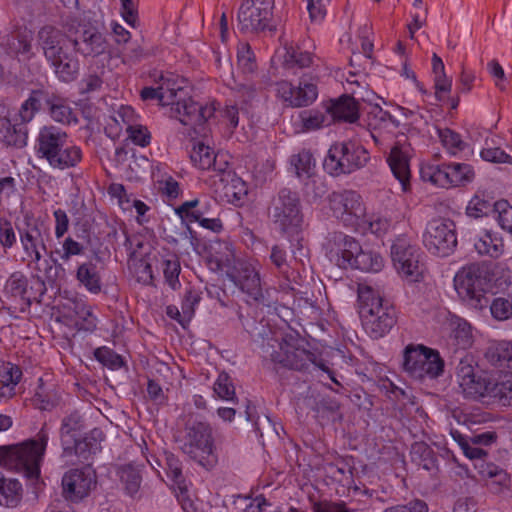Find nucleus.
<instances>
[{"label":"nucleus","mask_w":512,"mask_h":512,"mask_svg":"<svg viewBox=\"0 0 512 512\" xmlns=\"http://www.w3.org/2000/svg\"><path fill=\"white\" fill-rule=\"evenodd\" d=\"M140 96L142 100H158L162 106H169V116L191 127L195 133L205 135L203 125L214 115L216 108L213 103L202 105L195 102L188 92L169 80L159 87H144Z\"/></svg>","instance_id":"nucleus-1"},{"label":"nucleus","mask_w":512,"mask_h":512,"mask_svg":"<svg viewBox=\"0 0 512 512\" xmlns=\"http://www.w3.org/2000/svg\"><path fill=\"white\" fill-rule=\"evenodd\" d=\"M48 440L49 432L44 424L35 437L0 446V466L22 473L30 480H38Z\"/></svg>","instance_id":"nucleus-2"},{"label":"nucleus","mask_w":512,"mask_h":512,"mask_svg":"<svg viewBox=\"0 0 512 512\" xmlns=\"http://www.w3.org/2000/svg\"><path fill=\"white\" fill-rule=\"evenodd\" d=\"M38 45L53 68L56 77L62 82H71L79 74V61L70 51L71 39L53 26H43L37 34Z\"/></svg>","instance_id":"nucleus-3"},{"label":"nucleus","mask_w":512,"mask_h":512,"mask_svg":"<svg viewBox=\"0 0 512 512\" xmlns=\"http://www.w3.org/2000/svg\"><path fill=\"white\" fill-rule=\"evenodd\" d=\"M360 316L367 332L374 338L388 333L396 323L393 306L383 298L379 289L368 284L358 286Z\"/></svg>","instance_id":"nucleus-4"},{"label":"nucleus","mask_w":512,"mask_h":512,"mask_svg":"<svg viewBox=\"0 0 512 512\" xmlns=\"http://www.w3.org/2000/svg\"><path fill=\"white\" fill-rule=\"evenodd\" d=\"M267 214L275 229L289 239L302 233L306 225L300 197L289 188L272 197Z\"/></svg>","instance_id":"nucleus-5"},{"label":"nucleus","mask_w":512,"mask_h":512,"mask_svg":"<svg viewBox=\"0 0 512 512\" xmlns=\"http://www.w3.org/2000/svg\"><path fill=\"white\" fill-rule=\"evenodd\" d=\"M181 451L203 467L216 462L214 438L209 423L190 417L177 436Z\"/></svg>","instance_id":"nucleus-6"},{"label":"nucleus","mask_w":512,"mask_h":512,"mask_svg":"<svg viewBox=\"0 0 512 512\" xmlns=\"http://www.w3.org/2000/svg\"><path fill=\"white\" fill-rule=\"evenodd\" d=\"M266 353L270 356L271 360L283 367L297 370V371H314L322 370L327 372L330 379L338 383L332 376L333 372L321 362H316V357L313 353L305 348L296 345L294 339H283V341L273 340L272 343H267Z\"/></svg>","instance_id":"nucleus-7"},{"label":"nucleus","mask_w":512,"mask_h":512,"mask_svg":"<svg viewBox=\"0 0 512 512\" xmlns=\"http://www.w3.org/2000/svg\"><path fill=\"white\" fill-rule=\"evenodd\" d=\"M367 150L360 144L344 141L333 144L324 159L323 167L332 176L350 174L366 165Z\"/></svg>","instance_id":"nucleus-8"},{"label":"nucleus","mask_w":512,"mask_h":512,"mask_svg":"<svg viewBox=\"0 0 512 512\" xmlns=\"http://www.w3.org/2000/svg\"><path fill=\"white\" fill-rule=\"evenodd\" d=\"M274 0H245L238 11V29L243 33L275 32Z\"/></svg>","instance_id":"nucleus-9"},{"label":"nucleus","mask_w":512,"mask_h":512,"mask_svg":"<svg viewBox=\"0 0 512 512\" xmlns=\"http://www.w3.org/2000/svg\"><path fill=\"white\" fill-rule=\"evenodd\" d=\"M403 368L415 378L433 379L443 373L444 361L436 350L423 345H408L404 350Z\"/></svg>","instance_id":"nucleus-10"},{"label":"nucleus","mask_w":512,"mask_h":512,"mask_svg":"<svg viewBox=\"0 0 512 512\" xmlns=\"http://www.w3.org/2000/svg\"><path fill=\"white\" fill-rule=\"evenodd\" d=\"M423 244L433 255L439 257L451 255L457 246L455 223L448 218H433L426 225Z\"/></svg>","instance_id":"nucleus-11"},{"label":"nucleus","mask_w":512,"mask_h":512,"mask_svg":"<svg viewBox=\"0 0 512 512\" xmlns=\"http://www.w3.org/2000/svg\"><path fill=\"white\" fill-rule=\"evenodd\" d=\"M276 96L287 107H307L315 102L318 97V77L304 73L298 85H293L288 80L276 83Z\"/></svg>","instance_id":"nucleus-12"},{"label":"nucleus","mask_w":512,"mask_h":512,"mask_svg":"<svg viewBox=\"0 0 512 512\" xmlns=\"http://www.w3.org/2000/svg\"><path fill=\"white\" fill-rule=\"evenodd\" d=\"M329 207L333 215L348 227L360 226L365 217L362 197L354 190L333 192L329 196Z\"/></svg>","instance_id":"nucleus-13"},{"label":"nucleus","mask_w":512,"mask_h":512,"mask_svg":"<svg viewBox=\"0 0 512 512\" xmlns=\"http://www.w3.org/2000/svg\"><path fill=\"white\" fill-rule=\"evenodd\" d=\"M227 276L251 300L255 302L263 301L264 293L260 275L251 263L234 258L227 270Z\"/></svg>","instance_id":"nucleus-14"},{"label":"nucleus","mask_w":512,"mask_h":512,"mask_svg":"<svg viewBox=\"0 0 512 512\" xmlns=\"http://www.w3.org/2000/svg\"><path fill=\"white\" fill-rule=\"evenodd\" d=\"M391 257L397 272L407 280L416 282L421 276L419 250L406 239L398 238L391 246Z\"/></svg>","instance_id":"nucleus-15"},{"label":"nucleus","mask_w":512,"mask_h":512,"mask_svg":"<svg viewBox=\"0 0 512 512\" xmlns=\"http://www.w3.org/2000/svg\"><path fill=\"white\" fill-rule=\"evenodd\" d=\"M95 485L96 474L89 466L70 469L62 477L63 496L75 503L87 497Z\"/></svg>","instance_id":"nucleus-16"},{"label":"nucleus","mask_w":512,"mask_h":512,"mask_svg":"<svg viewBox=\"0 0 512 512\" xmlns=\"http://www.w3.org/2000/svg\"><path fill=\"white\" fill-rule=\"evenodd\" d=\"M454 285L458 295L475 308H482L487 303L482 288L479 269L470 266L460 270L454 277Z\"/></svg>","instance_id":"nucleus-17"},{"label":"nucleus","mask_w":512,"mask_h":512,"mask_svg":"<svg viewBox=\"0 0 512 512\" xmlns=\"http://www.w3.org/2000/svg\"><path fill=\"white\" fill-rule=\"evenodd\" d=\"M104 440V434L101 429L94 428L84 437L75 438L70 449H62V458L69 459L77 457L81 463L88 462L94 455L101 451V442Z\"/></svg>","instance_id":"nucleus-18"},{"label":"nucleus","mask_w":512,"mask_h":512,"mask_svg":"<svg viewBox=\"0 0 512 512\" xmlns=\"http://www.w3.org/2000/svg\"><path fill=\"white\" fill-rule=\"evenodd\" d=\"M69 136L62 128L54 125H45L40 128L35 140V153L46 161L68 142Z\"/></svg>","instance_id":"nucleus-19"},{"label":"nucleus","mask_w":512,"mask_h":512,"mask_svg":"<svg viewBox=\"0 0 512 512\" xmlns=\"http://www.w3.org/2000/svg\"><path fill=\"white\" fill-rule=\"evenodd\" d=\"M330 252L337 256V265L348 268L355 256L361 252V245L353 237L342 232H333L328 237Z\"/></svg>","instance_id":"nucleus-20"},{"label":"nucleus","mask_w":512,"mask_h":512,"mask_svg":"<svg viewBox=\"0 0 512 512\" xmlns=\"http://www.w3.org/2000/svg\"><path fill=\"white\" fill-rule=\"evenodd\" d=\"M72 48L84 57H97L109 52V43L96 29H85L79 39H71Z\"/></svg>","instance_id":"nucleus-21"},{"label":"nucleus","mask_w":512,"mask_h":512,"mask_svg":"<svg viewBox=\"0 0 512 512\" xmlns=\"http://www.w3.org/2000/svg\"><path fill=\"white\" fill-rule=\"evenodd\" d=\"M368 125L371 128V136L374 142L377 145H383L387 138L384 132L390 133L391 129L399 126V122L379 105H373L368 111Z\"/></svg>","instance_id":"nucleus-22"},{"label":"nucleus","mask_w":512,"mask_h":512,"mask_svg":"<svg viewBox=\"0 0 512 512\" xmlns=\"http://www.w3.org/2000/svg\"><path fill=\"white\" fill-rule=\"evenodd\" d=\"M216 206V202L207 197L196 198L193 200L185 201L177 208L175 213L181 218V220L187 222H195L205 216L213 215V207Z\"/></svg>","instance_id":"nucleus-23"},{"label":"nucleus","mask_w":512,"mask_h":512,"mask_svg":"<svg viewBox=\"0 0 512 512\" xmlns=\"http://www.w3.org/2000/svg\"><path fill=\"white\" fill-rule=\"evenodd\" d=\"M32 31L24 28H19L11 34L7 35L1 45L5 48L6 52L12 56H24L30 59L32 56Z\"/></svg>","instance_id":"nucleus-24"},{"label":"nucleus","mask_w":512,"mask_h":512,"mask_svg":"<svg viewBox=\"0 0 512 512\" xmlns=\"http://www.w3.org/2000/svg\"><path fill=\"white\" fill-rule=\"evenodd\" d=\"M4 296L15 304L22 307H29L31 304L28 295V279L21 272L12 273L4 286Z\"/></svg>","instance_id":"nucleus-25"},{"label":"nucleus","mask_w":512,"mask_h":512,"mask_svg":"<svg viewBox=\"0 0 512 512\" xmlns=\"http://www.w3.org/2000/svg\"><path fill=\"white\" fill-rule=\"evenodd\" d=\"M331 120L353 123L359 118V107L354 97L343 95L327 109Z\"/></svg>","instance_id":"nucleus-26"},{"label":"nucleus","mask_w":512,"mask_h":512,"mask_svg":"<svg viewBox=\"0 0 512 512\" xmlns=\"http://www.w3.org/2000/svg\"><path fill=\"white\" fill-rule=\"evenodd\" d=\"M82 160L80 147L66 142L47 160L54 169L65 170L77 166Z\"/></svg>","instance_id":"nucleus-27"},{"label":"nucleus","mask_w":512,"mask_h":512,"mask_svg":"<svg viewBox=\"0 0 512 512\" xmlns=\"http://www.w3.org/2000/svg\"><path fill=\"white\" fill-rule=\"evenodd\" d=\"M22 371L10 362L0 365V401L8 400L16 394V386L21 380Z\"/></svg>","instance_id":"nucleus-28"},{"label":"nucleus","mask_w":512,"mask_h":512,"mask_svg":"<svg viewBox=\"0 0 512 512\" xmlns=\"http://www.w3.org/2000/svg\"><path fill=\"white\" fill-rule=\"evenodd\" d=\"M47 109L50 117L61 124L70 125L78 121L76 113L70 107L68 100L55 92H51Z\"/></svg>","instance_id":"nucleus-29"},{"label":"nucleus","mask_w":512,"mask_h":512,"mask_svg":"<svg viewBox=\"0 0 512 512\" xmlns=\"http://www.w3.org/2000/svg\"><path fill=\"white\" fill-rule=\"evenodd\" d=\"M84 428V421L78 412H72L63 417L59 430L62 449H70L75 438L81 436Z\"/></svg>","instance_id":"nucleus-30"},{"label":"nucleus","mask_w":512,"mask_h":512,"mask_svg":"<svg viewBox=\"0 0 512 512\" xmlns=\"http://www.w3.org/2000/svg\"><path fill=\"white\" fill-rule=\"evenodd\" d=\"M76 279L91 294H99L102 290L100 272L92 261L83 262L77 267Z\"/></svg>","instance_id":"nucleus-31"},{"label":"nucleus","mask_w":512,"mask_h":512,"mask_svg":"<svg viewBox=\"0 0 512 512\" xmlns=\"http://www.w3.org/2000/svg\"><path fill=\"white\" fill-rule=\"evenodd\" d=\"M51 91L45 89L32 90L29 97L22 103L19 116L23 123L30 122L35 114L45 105L47 107Z\"/></svg>","instance_id":"nucleus-32"},{"label":"nucleus","mask_w":512,"mask_h":512,"mask_svg":"<svg viewBox=\"0 0 512 512\" xmlns=\"http://www.w3.org/2000/svg\"><path fill=\"white\" fill-rule=\"evenodd\" d=\"M387 162L393 175L405 190L410 178L409 160L407 155L399 146L395 145L390 150Z\"/></svg>","instance_id":"nucleus-33"},{"label":"nucleus","mask_w":512,"mask_h":512,"mask_svg":"<svg viewBox=\"0 0 512 512\" xmlns=\"http://www.w3.org/2000/svg\"><path fill=\"white\" fill-rule=\"evenodd\" d=\"M46 229L44 224L35 220L32 223H26V228L19 230L20 242L23 250H33L32 248L41 247L46 251L47 247L44 240V233Z\"/></svg>","instance_id":"nucleus-34"},{"label":"nucleus","mask_w":512,"mask_h":512,"mask_svg":"<svg viewBox=\"0 0 512 512\" xmlns=\"http://www.w3.org/2000/svg\"><path fill=\"white\" fill-rule=\"evenodd\" d=\"M22 485L14 478L6 477L0 472V505L15 508L22 500Z\"/></svg>","instance_id":"nucleus-35"},{"label":"nucleus","mask_w":512,"mask_h":512,"mask_svg":"<svg viewBox=\"0 0 512 512\" xmlns=\"http://www.w3.org/2000/svg\"><path fill=\"white\" fill-rule=\"evenodd\" d=\"M475 250L480 255L499 258L504 252L502 238L495 232L485 230L474 242Z\"/></svg>","instance_id":"nucleus-36"},{"label":"nucleus","mask_w":512,"mask_h":512,"mask_svg":"<svg viewBox=\"0 0 512 512\" xmlns=\"http://www.w3.org/2000/svg\"><path fill=\"white\" fill-rule=\"evenodd\" d=\"M484 356L493 366L510 368L512 367V342H493L487 347Z\"/></svg>","instance_id":"nucleus-37"},{"label":"nucleus","mask_w":512,"mask_h":512,"mask_svg":"<svg viewBox=\"0 0 512 512\" xmlns=\"http://www.w3.org/2000/svg\"><path fill=\"white\" fill-rule=\"evenodd\" d=\"M216 154L214 150L204 144L201 141L195 142L193 144L192 150L190 151V159L195 167L200 170H219L222 168L217 167Z\"/></svg>","instance_id":"nucleus-38"},{"label":"nucleus","mask_w":512,"mask_h":512,"mask_svg":"<svg viewBox=\"0 0 512 512\" xmlns=\"http://www.w3.org/2000/svg\"><path fill=\"white\" fill-rule=\"evenodd\" d=\"M493 384V380L486 376L475 374L474 377L469 378L459 387L462 393L467 398L472 399H490V389Z\"/></svg>","instance_id":"nucleus-39"},{"label":"nucleus","mask_w":512,"mask_h":512,"mask_svg":"<svg viewBox=\"0 0 512 512\" xmlns=\"http://www.w3.org/2000/svg\"><path fill=\"white\" fill-rule=\"evenodd\" d=\"M490 399L502 406H512V373H505L493 380Z\"/></svg>","instance_id":"nucleus-40"},{"label":"nucleus","mask_w":512,"mask_h":512,"mask_svg":"<svg viewBox=\"0 0 512 512\" xmlns=\"http://www.w3.org/2000/svg\"><path fill=\"white\" fill-rule=\"evenodd\" d=\"M411 459L427 471L437 470V456L434 450L425 442H415L411 446Z\"/></svg>","instance_id":"nucleus-41"},{"label":"nucleus","mask_w":512,"mask_h":512,"mask_svg":"<svg viewBox=\"0 0 512 512\" xmlns=\"http://www.w3.org/2000/svg\"><path fill=\"white\" fill-rule=\"evenodd\" d=\"M383 267L382 256L372 250H364L361 248L355 258L352 260L348 268L359 269L366 272H378Z\"/></svg>","instance_id":"nucleus-42"},{"label":"nucleus","mask_w":512,"mask_h":512,"mask_svg":"<svg viewBox=\"0 0 512 512\" xmlns=\"http://www.w3.org/2000/svg\"><path fill=\"white\" fill-rule=\"evenodd\" d=\"M163 461L165 465L162 467L165 469L168 478L180 490L181 493L186 492L187 485L185 477L182 473L181 461L174 454L168 452L164 453Z\"/></svg>","instance_id":"nucleus-43"},{"label":"nucleus","mask_w":512,"mask_h":512,"mask_svg":"<svg viewBox=\"0 0 512 512\" xmlns=\"http://www.w3.org/2000/svg\"><path fill=\"white\" fill-rule=\"evenodd\" d=\"M421 176L424 180L440 187L451 186L450 164H431L421 168Z\"/></svg>","instance_id":"nucleus-44"},{"label":"nucleus","mask_w":512,"mask_h":512,"mask_svg":"<svg viewBox=\"0 0 512 512\" xmlns=\"http://www.w3.org/2000/svg\"><path fill=\"white\" fill-rule=\"evenodd\" d=\"M237 65L247 77L253 76L257 72L258 65L255 54L246 42L240 43L237 47Z\"/></svg>","instance_id":"nucleus-45"},{"label":"nucleus","mask_w":512,"mask_h":512,"mask_svg":"<svg viewBox=\"0 0 512 512\" xmlns=\"http://www.w3.org/2000/svg\"><path fill=\"white\" fill-rule=\"evenodd\" d=\"M120 479L125 486L126 492L130 496H134L140 488L142 476L138 466L134 464H126L120 468Z\"/></svg>","instance_id":"nucleus-46"},{"label":"nucleus","mask_w":512,"mask_h":512,"mask_svg":"<svg viewBox=\"0 0 512 512\" xmlns=\"http://www.w3.org/2000/svg\"><path fill=\"white\" fill-rule=\"evenodd\" d=\"M453 325L452 337L459 348L458 353L467 352L466 349L473 343L470 324L466 320L458 318L453 322Z\"/></svg>","instance_id":"nucleus-47"},{"label":"nucleus","mask_w":512,"mask_h":512,"mask_svg":"<svg viewBox=\"0 0 512 512\" xmlns=\"http://www.w3.org/2000/svg\"><path fill=\"white\" fill-rule=\"evenodd\" d=\"M161 267L166 283L173 289L176 290L180 286L179 274L181 271L180 261L177 255L172 254L168 257L161 258Z\"/></svg>","instance_id":"nucleus-48"},{"label":"nucleus","mask_w":512,"mask_h":512,"mask_svg":"<svg viewBox=\"0 0 512 512\" xmlns=\"http://www.w3.org/2000/svg\"><path fill=\"white\" fill-rule=\"evenodd\" d=\"M299 119L304 131L316 130L331 122L329 115L314 109L302 111Z\"/></svg>","instance_id":"nucleus-49"},{"label":"nucleus","mask_w":512,"mask_h":512,"mask_svg":"<svg viewBox=\"0 0 512 512\" xmlns=\"http://www.w3.org/2000/svg\"><path fill=\"white\" fill-rule=\"evenodd\" d=\"M313 63V56L310 52L302 51L299 48L290 47L284 56L286 69L307 68Z\"/></svg>","instance_id":"nucleus-50"},{"label":"nucleus","mask_w":512,"mask_h":512,"mask_svg":"<svg viewBox=\"0 0 512 512\" xmlns=\"http://www.w3.org/2000/svg\"><path fill=\"white\" fill-rule=\"evenodd\" d=\"M455 355V360L458 361L456 366V376L458 379L459 386L469 378L474 377L476 374L474 371L475 359L471 353L463 352Z\"/></svg>","instance_id":"nucleus-51"},{"label":"nucleus","mask_w":512,"mask_h":512,"mask_svg":"<svg viewBox=\"0 0 512 512\" xmlns=\"http://www.w3.org/2000/svg\"><path fill=\"white\" fill-rule=\"evenodd\" d=\"M291 165L295 168L298 177H310L313 174L315 161L309 151L303 150L291 157Z\"/></svg>","instance_id":"nucleus-52"},{"label":"nucleus","mask_w":512,"mask_h":512,"mask_svg":"<svg viewBox=\"0 0 512 512\" xmlns=\"http://www.w3.org/2000/svg\"><path fill=\"white\" fill-rule=\"evenodd\" d=\"M475 173L471 165L466 163H450L451 186L466 185L472 182Z\"/></svg>","instance_id":"nucleus-53"},{"label":"nucleus","mask_w":512,"mask_h":512,"mask_svg":"<svg viewBox=\"0 0 512 512\" xmlns=\"http://www.w3.org/2000/svg\"><path fill=\"white\" fill-rule=\"evenodd\" d=\"M491 211H494V203L484 199L479 195H475L466 207V216L469 218H482L487 216Z\"/></svg>","instance_id":"nucleus-54"},{"label":"nucleus","mask_w":512,"mask_h":512,"mask_svg":"<svg viewBox=\"0 0 512 512\" xmlns=\"http://www.w3.org/2000/svg\"><path fill=\"white\" fill-rule=\"evenodd\" d=\"M201 300L200 293L194 289H188L185 292L181 310L183 319H179V323L184 326L185 323H188L195 313V307L199 304Z\"/></svg>","instance_id":"nucleus-55"},{"label":"nucleus","mask_w":512,"mask_h":512,"mask_svg":"<svg viewBox=\"0 0 512 512\" xmlns=\"http://www.w3.org/2000/svg\"><path fill=\"white\" fill-rule=\"evenodd\" d=\"M438 136L451 154H456L465 149L466 143L462 141L460 134L449 128L438 129Z\"/></svg>","instance_id":"nucleus-56"},{"label":"nucleus","mask_w":512,"mask_h":512,"mask_svg":"<svg viewBox=\"0 0 512 512\" xmlns=\"http://www.w3.org/2000/svg\"><path fill=\"white\" fill-rule=\"evenodd\" d=\"M213 389L218 397L224 400L232 401L235 396V387L231 377L226 372L219 373Z\"/></svg>","instance_id":"nucleus-57"},{"label":"nucleus","mask_w":512,"mask_h":512,"mask_svg":"<svg viewBox=\"0 0 512 512\" xmlns=\"http://www.w3.org/2000/svg\"><path fill=\"white\" fill-rule=\"evenodd\" d=\"M490 312L494 319L504 321L512 318V300L496 297L490 304Z\"/></svg>","instance_id":"nucleus-58"},{"label":"nucleus","mask_w":512,"mask_h":512,"mask_svg":"<svg viewBox=\"0 0 512 512\" xmlns=\"http://www.w3.org/2000/svg\"><path fill=\"white\" fill-rule=\"evenodd\" d=\"M94 357L97 361L111 369L121 368L124 364L120 355L105 346L95 349Z\"/></svg>","instance_id":"nucleus-59"},{"label":"nucleus","mask_w":512,"mask_h":512,"mask_svg":"<svg viewBox=\"0 0 512 512\" xmlns=\"http://www.w3.org/2000/svg\"><path fill=\"white\" fill-rule=\"evenodd\" d=\"M225 189L226 196L235 204L242 202L248 194L247 184L241 178L236 176L231 179Z\"/></svg>","instance_id":"nucleus-60"},{"label":"nucleus","mask_w":512,"mask_h":512,"mask_svg":"<svg viewBox=\"0 0 512 512\" xmlns=\"http://www.w3.org/2000/svg\"><path fill=\"white\" fill-rule=\"evenodd\" d=\"M270 262L280 272H287L289 269V260L286 248L283 244H274L270 249Z\"/></svg>","instance_id":"nucleus-61"},{"label":"nucleus","mask_w":512,"mask_h":512,"mask_svg":"<svg viewBox=\"0 0 512 512\" xmlns=\"http://www.w3.org/2000/svg\"><path fill=\"white\" fill-rule=\"evenodd\" d=\"M17 242V236L12 222L5 217H0V245L6 251Z\"/></svg>","instance_id":"nucleus-62"},{"label":"nucleus","mask_w":512,"mask_h":512,"mask_svg":"<svg viewBox=\"0 0 512 512\" xmlns=\"http://www.w3.org/2000/svg\"><path fill=\"white\" fill-rule=\"evenodd\" d=\"M85 251V247L83 244L77 242L72 237H67L62 242V249L56 250L55 253L60 255V258L67 262L69 261L73 256H79L82 255Z\"/></svg>","instance_id":"nucleus-63"},{"label":"nucleus","mask_w":512,"mask_h":512,"mask_svg":"<svg viewBox=\"0 0 512 512\" xmlns=\"http://www.w3.org/2000/svg\"><path fill=\"white\" fill-rule=\"evenodd\" d=\"M132 270L138 282L151 284L153 281L151 264L144 258L134 260Z\"/></svg>","instance_id":"nucleus-64"}]
</instances>
